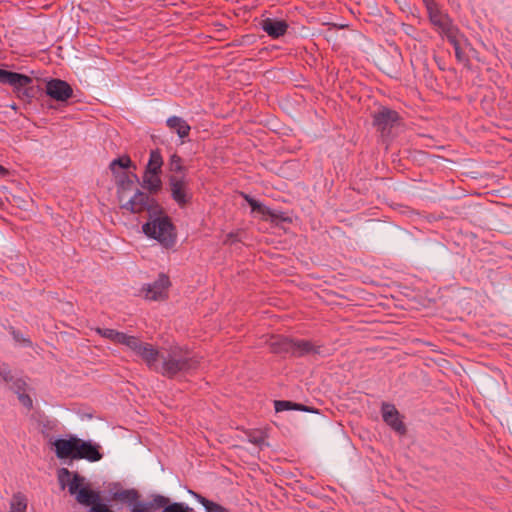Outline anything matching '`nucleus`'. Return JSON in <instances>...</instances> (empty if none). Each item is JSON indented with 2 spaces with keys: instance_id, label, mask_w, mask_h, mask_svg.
<instances>
[{
  "instance_id": "32",
  "label": "nucleus",
  "mask_w": 512,
  "mask_h": 512,
  "mask_svg": "<svg viewBox=\"0 0 512 512\" xmlns=\"http://www.w3.org/2000/svg\"><path fill=\"white\" fill-rule=\"evenodd\" d=\"M265 217L270 218L272 222H291V219L284 212L271 208H269V214H265Z\"/></svg>"
},
{
  "instance_id": "5",
  "label": "nucleus",
  "mask_w": 512,
  "mask_h": 512,
  "mask_svg": "<svg viewBox=\"0 0 512 512\" xmlns=\"http://www.w3.org/2000/svg\"><path fill=\"white\" fill-rule=\"evenodd\" d=\"M168 186L172 200L180 208H184L192 202L193 193L189 188L187 175H169Z\"/></svg>"
},
{
  "instance_id": "12",
  "label": "nucleus",
  "mask_w": 512,
  "mask_h": 512,
  "mask_svg": "<svg viewBox=\"0 0 512 512\" xmlns=\"http://www.w3.org/2000/svg\"><path fill=\"white\" fill-rule=\"evenodd\" d=\"M381 414L383 421L399 435H405L407 433L406 425L402 421L399 411L393 404L382 403Z\"/></svg>"
},
{
  "instance_id": "21",
  "label": "nucleus",
  "mask_w": 512,
  "mask_h": 512,
  "mask_svg": "<svg viewBox=\"0 0 512 512\" xmlns=\"http://www.w3.org/2000/svg\"><path fill=\"white\" fill-rule=\"evenodd\" d=\"M129 168H136V166L127 154L112 160L109 164V169L114 177L121 175L124 172L123 170Z\"/></svg>"
},
{
  "instance_id": "27",
  "label": "nucleus",
  "mask_w": 512,
  "mask_h": 512,
  "mask_svg": "<svg viewBox=\"0 0 512 512\" xmlns=\"http://www.w3.org/2000/svg\"><path fill=\"white\" fill-rule=\"evenodd\" d=\"M146 342H142L138 337L136 336H130L122 332L119 343L127 346L129 349H131L136 355L140 351V349L143 347V345Z\"/></svg>"
},
{
  "instance_id": "28",
  "label": "nucleus",
  "mask_w": 512,
  "mask_h": 512,
  "mask_svg": "<svg viewBox=\"0 0 512 512\" xmlns=\"http://www.w3.org/2000/svg\"><path fill=\"white\" fill-rule=\"evenodd\" d=\"M442 34L447 38L448 42L453 46L454 49H456V47H461L460 38L463 37V34L460 32L456 25L450 29H447V31Z\"/></svg>"
},
{
  "instance_id": "2",
  "label": "nucleus",
  "mask_w": 512,
  "mask_h": 512,
  "mask_svg": "<svg viewBox=\"0 0 512 512\" xmlns=\"http://www.w3.org/2000/svg\"><path fill=\"white\" fill-rule=\"evenodd\" d=\"M200 360L201 358L190 350L173 346L162 352L159 373L169 379L178 375H188L199 368Z\"/></svg>"
},
{
  "instance_id": "1",
  "label": "nucleus",
  "mask_w": 512,
  "mask_h": 512,
  "mask_svg": "<svg viewBox=\"0 0 512 512\" xmlns=\"http://www.w3.org/2000/svg\"><path fill=\"white\" fill-rule=\"evenodd\" d=\"M150 195L148 192L136 189L134 195L120 207L132 214L146 211L149 220L142 225L143 233L157 240L164 248L170 249L176 244V227L159 202Z\"/></svg>"
},
{
  "instance_id": "19",
  "label": "nucleus",
  "mask_w": 512,
  "mask_h": 512,
  "mask_svg": "<svg viewBox=\"0 0 512 512\" xmlns=\"http://www.w3.org/2000/svg\"><path fill=\"white\" fill-rule=\"evenodd\" d=\"M167 127L174 131L179 138L185 139L189 136L191 126L186 120L179 116H171L166 120Z\"/></svg>"
},
{
  "instance_id": "44",
  "label": "nucleus",
  "mask_w": 512,
  "mask_h": 512,
  "mask_svg": "<svg viewBox=\"0 0 512 512\" xmlns=\"http://www.w3.org/2000/svg\"><path fill=\"white\" fill-rule=\"evenodd\" d=\"M112 512H114V511L112 510Z\"/></svg>"
},
{
  "instance_id": "34",
  "label": "nucleus",
  "mask_w": 512,
  "mask_h": 512,
  "mask_svg": "<svg viewBox=\"0 0 512 512\" xmlns=\"http://www.w3.org/2000/svg\"><path fill=\"white\" fill-rule=\"evenodd\" d=\"M27 382L22 377H16L13 382L9 385V389L15 394L25 392L27 389Z\"/></svg>"
},
{
  "instance_id": "3",
  "label": "nucleus",
  "mask_w": 512,
  "mask_h": 512,
  "mask_svg": "<svg viewBox=\"0 0 512 512\" xmlns=\"http://www.w3.org/2000/svg\"><path fill=\"white\" fill-rule=\"evenodd\" d=\"M53 446L55 447V454L59 459H85L89 462H97L103 458L99 444L90 440H83L75 435H70L67 439H56L53 442Z\"/></svg>"
},
{
  "instance_id": "20",
  "label": "nucleus",
  "mask_w": 512,
  "mask_h": 512,
  "mask_svg": "<svg viewBox=\"0 0 512 512\" xmlns=\"http://www.w3.org/2000/svg\"><path fill=\"white\" fill-rule=\"evenodd\" d=\"M160 176L161 174H148L147 171H144L141 187L151 195L158 194L163 186Z\"/></svg>"
},
{
  "instance_id": "16",
  "label": "nucleus",
  "mask_w": 512,
  "mask_h": 512,
  "mask_svg": "<svg viewBox=\"0 0 512 512\" xmlns=\"http://www.w3.org/2000/svg\"><path fill=\"white\" fill-rule=\"evenodd\" d=\"M321 345H316L307 339H293L292 356L294 358H302L309 355H323Z\"/></svg>"
},
{
  "instance_id": "37",
  "label": "nucleus",
  "mask_w": 512,
  "mask_h": 512,
  "mask_svg": "<svg viewBox=\"0 0 512 512\" xmlns=\"http://www.w3.org/2000/svg\"><path fill=\"white\" fill-rule=\"evenodd\" d=\"M248 440L252 444L261 446L264 443V436L262 435V433H252L249 434Z\"/></svg>"
},
{
  "instance_id": "30",
  "label": "nucleus",
  "mask_w": 512,
  "mask_h": 512,
  "mask_svg": "<svg viewBox=\"0 0 512 512\" xmlns=\"http://www.w3.org/2000/svg\"><path fill=\"white\" fill-rule=\"evenodd\" d=\"M96 333L99 334L100 336H102L103 338H106V339H109L111 341H113L114 343H119V340H120V337H121V334L122 332H119L117 330H114V329H109V328H96Z\"/></svg>"
},
{
  "instance_id": "26",
  "label": "nucleus",
  "mask_w": 512,
  "mask_h": 512,
  "mask_svg": "<svg viewBox=\"0 0 512 512\" xmlns=\"http://www.w3.org/2000/svg\"><path fill=\"white\" fill-rule=\"evenodd\" d=\"M27 504V497L23 493H14L10 500V510L8 512H26Z\"/></svg>"
},
{
  "instance_id": "29",
  "label": "nucleus",
  "mask_w": 512,
  "mask_h": 512,
  "mask_svg": "<svg viewBox=\"0 0 512 512\" xmlns=\"http://www.w3.org/2000/svg\"><path fill=\"white\" fill-rule=\"evenodd\" d=\"M248 205L251 207L252 212H258L261 215L269 214V207L265 206L258 200L254 199L248 194H242Z\"/></svg>"
},
{
  "instance_id": "10",
  "label": "nucleus",
  "mask_w": 512,
  "mask_h": 512,
  "mask_svg": "<svg viewBox=\"0 0 512 512\" xmlns=\"http://www.w3.org/2000/svg\"><path fill=\"white\" fill-rule=\"evenodd\" d=\"M45 93L53 100L67 102L73 96V89L68 82L53 78L47 81Z\"/></svg>"
},
{
  "instance_id": "25",
  "label": "nucleus",
  "mask_w": 512,
  "mask_h": 512,
  "mask_svg": "<svg viewBox=\"0 0 512 512\" xmlns=\"http://www.w3.org/2000/svg\"><path fill=\"white\" fill-rule=\"evenodd\" d=\"M168 169L172 175H186L187 168L183 165V159L177 154L173 153L168 160Z\"/></svg>"
},
{
  "instance_id": "36",
  "label": "nucleus",
  "mask_w": 512,
  "mask_h": 512,
  "mask_svg": "<svg viewBox=\"0 0 512 512\" xmlns=\"http://www.w3.org/2000/svg\"><path fill=\"white\" fill-rule=\"evenodd\" d=\"M18 400L20 403L26 407L27 409H31L33 406L32 398L26 394L25 392H21L20 394H17Z\"/></svg>"
},
{
  "instance_id": "18",
  "label": "nucleus",
  "mask_w": 512,
  "mask_h": 512,
  "mask_svg": "<svg viewBox=\"0 0 512 512\" xmlns=\"http://www.w3.org/2000/svg\"><path fill=\"white\" fill-rule=\"evenodd\" d=\"M293 339L292 337L277 335L273 336L269 342V347L272 353L274 354H283L292 356V348H293Z\"/></svg>"
},
{
  "instance_id": "8",
  "label": "nucleus",
  "mask_w": 512,
  "mask_h": 512,
  "mask_svg": "<svg viewBox=\"0 0 512 512\" xmlns=\"http://www.w3.org/2000/svg\"><path fill=\"white\" fill-rule=\"evenodd\" d=\"M76 500L82 505L89 506V512H112V509L101 501L99 492L89 487H82L76 495Z\"/></svg>"
},
{
  "instance_id": "33",
  "label": "nucleus",
  "mask_w": 512,
  "mask_h": 512,
  "mask_svg": "<svg viewBox=\"0 0 512 512\" xmlns=\"http://www.w3.org/2000/svg\"><path fill=\"white\" fill-rule=\"evenodd\" d=\"M0 378L3 380V382L7 383V384H11L13 382V380L16 378L13 374H12V371L9 367L8 364L6 363H1L0 364Z\"/></svg>"
},
{
  "instance_id": "4",
  "label": "nucleus",
  "mask_w": 512,
  "mask_h": 512,
  "mask_svg": "<svg viewBox=\"0 0 512 512\" xmlns=\"http://www.w3.org/2000/svg\"><path fill=\"white\" fill-rule=\"evenodd\" d=\"M0 83L10 85L16 96L27 103H31L41 91L39 86L32 85L33 79L30 76L2 68H0Z\"/></svg>"
},
{
  "instance_id": "38",
  "label": "nucleus",
  "mask_w": 512,
  "mask_h": 512,
  "mask_svg": "<svg viewBox=\"0 0 512 512\" xmlns=\"http://www.w3.org/2000/svg\"><path fill=\"white\" fill-rule=\"evenodd\" d=\"M71 476V472L67 468H61L58 471V479L62 485V488L65 487V478H69Z\"/></svg>"
},
{
  "instance_id": "17",
  "label": "nucleus",
  "mask_w": 512,
  "mask_h": 512,
  "mask_svg": "<svg viewBox=\"0 0 512 512\" xmlns=\"http://www.w3.org/2000/svg\"><path fill=\"white\" fill-rule=\"evenodd\" d=\"M161 354L162 353H160L152 344L145 343L137 356L145 362L150 370L159 373V369L161 368V363H159V360H161Z\"/></svg>"
},
{
  "instance_id": "7",
  "label": "nucleus",
  "mask_w": 512,
  "mask_h": 512,
  "mask_svg": "<svg viewBox=\"0 0 512 512\" xmlns=\"http://www.w3.org/2000/svg\"><path fill=\"white\" fill-rule=\"evenodd\" d=\"M401 117L399 113L387 107H381L373 114V126L379 131L382 137L389 136L391 129L399 124Z\"/></svg>"
},
{
  "instance_id": "6",
  "label": "nucleus",
  "mask_w": 512,
  "mask_h": 512,
  "mask_svg": "<svg viewBox=\"0 0 512 512\" xmlns=\"http://www.w3.org/2000/svg\"><path fill=\"white\" fill-rule=\"evenodd\" d=\"M110 492L112 500L126 504L131 512H150L149 501L144 502L138 490L119 488L115 491L111 489Z\"/></svg>"
},
{
  "instance_id": "39",
  "label": "nucleus",
  "mask_w": 512,
  "mask_h": 512,
  "mask_svg": "<svg viewBox=\"0 0 512 512\" xmlns=\"http://www.w3.org/2000/svg\"><path fill=\"white\" fill-rule=\"evenodd\" d=\"M454 51H455V57L459 62H463V61L467 60L466 55L462 51L461 47H456V49H454Z\"/></svg>"
},
{
  "instance_id": "42",
  "label": "nucleus",
  "mask_w": 512,
  "mask_h": 512,
  "mask_svg": "<svg viewBox=\"0 0 512 512\" xmlns=\"http://www.w3.org/2000/svg\"><path fill=\"white\" fill-rule=\"evenodd\" d=\"M11 108H12V109H14V110H16V109H17L16 104L11 105Z\"/></svg>"
},
{
  "instance_id": "41",
  "label": "nucleus",
  "mask_w": 512,
  "mask_h": 512,
  "mask_svg": "<svg viewBox=\"0 0 512 512\" xmlns=\"http://www.w3.org/2000/svg\"><path fill=\"white\" fill-rule=\"evenodd\" d=\"M53 426H54V424L49 420H47L46 422L43 423V428H46V429H52Z\"/></svg>"
},
{
  "instance_id": "31",
  "label": "nucleus",
  "mask_w": 512,
  "mask_h": 512,
  "mask_svg": "<svg viewBox=\"0 0 512 512\" xmlns=\"http://www.w3.org/2000/svg\"><path fill=\"white\" fill-rule=\"evenodd\" d=\"M85 478L78 473H74L72 480L69 483V493L77 495L78 491L83 487Z\"/></svg>"
},
{
  "instance_id": "9",
  "label": "nucleus",
  "mask_w": 512,
  "mask_h": 512,
  "mask_svg": "<svg viewBox=\"0 0 512 512\" xmlns=\"http://www.w3.org/2000/svg\"><path fill=\"white\" fill-rule=\"evenodd\" d=\"M162 509V512H193V508L183 502H171V500L161 494H152L149 500L150 512H156Z\"/></svg>"
},
{
  "instance_id": "40",
  "label": "nucleus",
  "mask_w": 512,
  "mask_h": 512,
  "mask_svg": "<svg viewBox=\"0 0 512 512\" xmlns=\"http://www.w3.org/2000/svg\"><path fill=\"white\" fill-rule=\"evenodd\" d=\"M9 174L8 169H6L4 166L0 165V176L5 177Z\"/></svg>"
},
{
  "instance_id": "15",
  "label": "nucleus",
  "mask_w": 512,
  "mask_h": 512,
  "mask_svg": "<svg viewBox=\"0 0 512 512\" xmlns=\"http://www.w3.org/2000/svg\"><path fill=\"white\" fill-rule=\"evenodd\" d=\"M259 26L272 39H278L284 36L289 28V25L285 20H278L270 17L263 18L259 22Z\"/></svg>"
},
{
  "instance_id": "23",
  "label": "nucleus",
  "mask_w": 512,
  "mask_h": 512,
  "mask_svg": "<svg viewBox=\"0 0 512 512\" xmlns=\"http://www.w3.org/2000/svg\"><path fill=\"white\" fill-rule=\"evenodd\" d=\"M274 408L276 412H283L288 410H297V411H304V412H314V409L312 407L295 403L289 400H275L274 401Z\"/></svg>"
},
{
  "instance_id": "24",
  "label": "nucleus",
  "mask_w": 512,
  "mask_h": 512,
  "mask_svg": "<svg viewBox=\"0 0 512 512\" xmlns=\"http://www.w3.org/2000/svg\"><path fill=\"white\" fill-rule=\"evenodd\" d=\"M188 492L199 502L201 503L207 512H231L230 510H228L227 508H225L224 506L218 504V503H215L211 500H208L207 498L203 497L202 495H200L199 493L197 492H194L192 490H188Z\"/></svg>"
},
{
  "instance_id": "14",
  "label": "nucleus",
  "mask_w": 512,
  "mask_h": 512,
  "mask_svg": "<svg viewBox=\"0 0 512 512\" xmlns=\"http://www.w3.org/2000/svg\"><path fill=\"white\" fill-rule=\"evenodd\" d=\"M114 178L117 188V198L120 202H123L126 197V193L131 192L134 189L135 184L140 182L137 174L132 172H122L121 175Z\"/></svg>"
},
{
  "instance_id": "35",
  "label": "nucleus",
  "mask_w": 512,
  "mask_h": 512,
  "mask_svg": "<svg viewBox=\"0 0 512 512\" xmlns=\"http://www.w3.org/2000/svg\"><path fill=\"white\" fill-rule=\"evenodd\" d=\"M238 242H241L240 231H232L226 235L223 244L233 245Z\"/></svg>"
},
{
  "instance_id": "11",
  "label": "nucleus",
  "mask_w": 512,
  "mask_h": 512,
  "mask_svg": "<svg viewBox=\"0 0 512 512\" xmlns=\"http://www.w3.org/2000/svg\"><path fill=\"white\" fill-rule=\"evenodd\" d=\"M424 4L426 6L430 22L441 33H444L447 29L454 26L450 16L440 9L438 2H424Z\"/></svg>"
},
{
  "instance_id": "22",
  "label": "nucleus",
  "mask_w": 512,
  "mask_h": 512,
  "mask_svg": "<svg viewBox=\"0 0 512 512\" xmlns=\"http://www.w3.org/2000/svg\"><path fill=\"white\" fill-rule=\"evenodd\" d=\"M164 161L160 149L156 148L150 151L149 160L145 166L148 174H161Z\"/></svg>"
},
{
  "instance_id": "13",
  "label": "nucleus",
  "mask_w": 512,
  "mask_h": 512,
  "mask_svg": "<svg viewBox=\"0 0 512 512\" xmlns=\"http://www.w3.org/2000/svg\"><path fill=\"white\" fill-rule=\"evenodd\" d=\"M171 285L170 279L166 274H159L158 278L148 284L145 289V297L149 300L159 301L167 298V290Z\"/></svg>"
},
{
  "instance_id": "43",
  "label": "nucleus",
  "mask_w": 512,
  "mask_h": 512,
  "mask_svg": "<svg viewBox=\"0 0 512 512\" xmlns=\"http://www.w3.org/2000/svg\"><path fill=\"white\" fill-rule=\"evenodd\" d=\"M51 5H44V8L48 9Z\"/></svg>"
}]
</instances>
